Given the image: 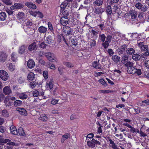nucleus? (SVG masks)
I'll use <instances>...</instances> for the list:
<instances>
[{"label":"nucleus","mask_w":149,"mask_h":149,"mask_svg":"<svg viewBox=\"0 0 149 149\" xmlns=\"http://www.w3.org/2000/svg\"><path fill=\"white\" fill-rule=\"evenodd\" d=\"M131 19H132L133 21L136 19L137 18L136 17V12L133 11V13H132V14L131 15Z\"/></svg>","instance_id":"3c124183"},{"label":"nucleus","mask_w":149,"mask_h":149,"mask_svg":"<svg viewBox=\"0 0 149 149\" xmlns=\"http://www.w3.org/2000/svg\"><path fill=\"white\" fill-rule=\"evenodd\" d=\"M53 81L52 79L50 80L49 83H47L46 84V87L50 90L52 89L53 87Z\"/></svg>","instance_id":"6ab92c4d"},{"label":"nucleus","mask_w":149,"mask_h":149,"mask_svg":"<svg viewBox=\"0 0 149 149\" xmlns=\"http://www.w3.org/2000/svg\"><path fill=\"white\" fill-rule=\"evenodd\" d=\"M36 46V43L34 42L29 46L28 49L30 51H31L35 49Z\"/></svg>","instance_id":"5701e85b"},{"label":"nucleus","mask_w":149,"mask_h":149,"mask_svg":"<svg viewBox=\"0 0 149 149\" xmlns=\"http://www.w3.org/2000/svg\"><path fill=\"white\" fill-rule=\"evenodd\" d=\"M103 3L102 0H95L94 3L97 6H101Z\"/></svg>","instance_id":"79ce46f5"},{"label":"nucleus","mask_w":149,"mask_h":149,"mask_svg":"<svg viewBox=\"0 0 149 149\" xmlns=\"http://www.w3.org/2000/svg\"><path fill=\"white\" fill-rule=\"evenodd\" d=\"M0 77L3 80L6 81L8 78L7 73L5 71L1 70H0Z\"/></svg>","instance_id":"f257e3e1"},{"label":"nucleus","mask_w":149,"mask_h":149,"mask_svg":"<svg viewBox=\"0 0 149 149\" xmlns=\"http://www.w3.org/2000/svg\"><path fill=\"white\" fill-rule=\"evenodd\" d=\"M35 63L33 60L29 59L27 63V66L29 68H32L35 66Z\"/></svg>","instance_id":"6e6552de"},{"label":"nucleus","mask_w":149,"mask_h":149,"mask_svg":"<svg viewBox=\"0 0 149 149\" xmlns=\"http://www.w3.org/2000/svg\"><path fill=\"white\" fill-rule=\"evenodd\" d=\"M38 85V83L36 82V81L30 82L29 84L30 87L32 88H34Z\"/></svg>","instance_id":"c9c22d12"},{"label":"nucleus","mask_w":149,"mask_h":149,"mask_svg":"<svg viewBox=\"0 0 149 149\" xmlns=\"http://www.w3.org/2000/svg\"><path fill=\"white\" fill-rule=\"evenodd\" d=\"M35 78V75L32 72L29 73L27 76L28 80L30 81H32Z\"/></svg>","instance_id":"4be33fe9"},{"label":"nucleus","mask_w":149,"mask_h":149,"mask_svg":"<svg viewBox=\"0 0 149 149\" xmlns=\"http://www.w3.org/2000/svg\"><path fill=\"white\" fill-rule=\"evenodd\" d=\"M52 53L49 52L44 53V52H42V55H41L40 54V56H42V55L44 54V55H45V56L47 58V59H48L50 55H51V54Z\"/></svg>","instance_id":"de8ad7c7"},{"label":"nucleus","mask_w":149,"mask_h":149,"mask_svg":"<svg viewBox=\"0 0 149 149\" xmlns=\"http://www.w3.org/2000/svg\"><path fill=\"white\" fill-rule=\"evenodd\" d=\"M102 42V45L103 47L105 49L107 48L109 45V43L106 41Z\"/></svg>","instance_id":"49530a36"},{"label":"nucleus","mask_w":149,"mask_h":149,"mask_svg":"<svg viewBox=\"0 0 149 149\" xmlns=\"http://www.w3.org/2000/svg\"><path fill=\"white\" fill-rule=\"evenodd\" d=\"M68 68H72L74 66L73 64L71 63L65 62L63 63Z\"/></svg>","instance_id":"a19ab883"},{"label":"nucleus","mask_w":149,"mask_h":149,"mask_svg":"<svg viewBox=\"0 0 149 149\" xmlns=\"http://www.w3.org/2000/svg\"><path fill=\"white\" fill-rule=\"evenodd\" d=\"M53 41V38L51 36H49L46 38V43L49 44L51 43Z\"/></svg>","instance_id":"7c9ffc66"},{"label":"nucleus","mask_w":149,"mask_h":149,"mask_svg":"<svg viewBox=\"0 0 149 149\" xmlns=\"http://www.w3.org/2000/svg\"><path fill=\"white\" fill-rule=\"evenodd\" d=\"M133 63L130 61H127L125 64V66L127 67V69L133 66Z\"/></svg>","instance_id":"473e14b6"},{"label":"nucleus","mask_w":149,"mask_h":149,"mask_svg":"<svg viewBox=\"0 0 149 149\" xmlns=\"http://www.w3.org/2000/svg\"><path fill=\"white\" fill-rule=\"evenodd\" d=\"M91 41L90 42V45L91 47H93L95 46L96 45V42L94 39H91Z\"/></svg>","instance_id":"69168bd1"},{"label":"nucleus","mask_w":149,"mask_h":149,"mask_svg":"<svg viewBox=\"0 0 149 149\" xmlns=\"http://www.w3.org/2000/svg\"><path fill=\"white\" fill-rule=\"evenodd\" d=\"M25 52V47L24 45H22L19 47L18 52L21 54H23Z\"/></svg>","instance_id":"c85d7f7f"},{"label":"nucleus","mask_w":149,"mask_h":149,"mask_svg":"<svg viewBox=\"0 0 149 149\" xmlns=\"http://www.w3.org/2000/svg\"><path fill=\"white\" fill-rule=\"evenodd\" d=\"M128 45L125 44L121 45V47L118 48V54L120 55L123 54L125 52V49H127Z\"/></svg>","instance_id":"7ed1b4c3"},{"label":"nucleus","mask_w":149,"mask_h":149,"mask_svg":"<svg viewBox=\"0 0 149 149\" xmlns=\"http://www.w3.org/2000/svg\"><path fill=\"white\" fill-rule=\"evenodd\" d=\"M17 110L18 111L19 113L21 115L24 116H26L27 115V111L24 108H17Z\"/></svg>","instance_id":"1a4fd4ad"},{"label":"nucleus","mask_w":149,"mask_h":149,"mask_svg":"<svg viewBox=\"0 0 149 149\" xmlns=\"http://www.w3.org/2000/svg\"><path fill=\"white\" fill-rule=\"evenodd\" d=\"M36 17L37 15H38V17L41 18H42L44 17L42 13L38 11H36Z\"/></svg>","instance_id":"13d9d810"},{"label":"nucleus","mask_w":149,"mask_h":149,"mask_svg":"<svg viewBox=\"0 0 149 149\" xmlns=\"http://www.w3.org/2000/svg\"><path fill=\"white\" fill-rule=\"evenodd\" d=\"M130 128V131L131 132L134 133H139V130L131 126Z\"/></svg>","instance_id":"e433bc0d"},{"label":"nucleus","mask_w":149,"mask_h":149,"mask_svg":"<svg viewBox=\"0 0 149 149\" xmlns=\"http://www.w3.org/2000/svg\"><path fill=\"white\" fill-rule=\"evenodd\" d=\"M68 4L67 3V1H64L63 3H62L60 6L61 9L60 11V14H61V12L63 10H64L66 6H68Z\"/></svg>","instance_id":"f3484780"},{"label":"nucleus","mask_w":149,"mask_h":149,"mask_svg":"<svg viewBox=\"0 0 149 149\" xmlns=\"http://www.w3.org/2000/svg\"><path fill=\"white\" fill-rule=\"evenodd\" d=\"M17 132L18 134H19L21 136H24L25 134L24 130L22 127H19L18 128Z\"/></svg>","instance_id":"c756f323"},{"label":"nucleus","mask_w":149,"mask_h":149,"mask_svg":"<svg viewBox=\"0 0 149 149\" xmlns=\"http://www.w3.org/2000/svg\"><path fill=\"white\" fill-rule=\"evenodd\" d=\"M63 10L61 12V13H62V14L61 15V17H66V18H68V16L69 15V10H66L64 12H63Z\"/></svg>","instance_id":"393cba45"},{"label":"nucleus","mask_w":149,"mask_h":149,"mask_svg":"<svg viewBox=\"0 0 149 149\" xmlns=\"http://www.w3.org/2000/svg\"><path fill=\"white\" fill-rule=\"evenodd\" d=\"M28 97L27 95L25 93H20L19 94V97L22 99H25Z\"/></svg>","instance_id":"58836bf2"},{"label":"nucleus","mask_w":149,"mask_h":149,"mask_svg":"<svg viewBox=\"0 0 149 149\" xmlns=\"http://www.w3.org/2000/svg\"><path fill=\"white\" fill-rule=\"evenodd\" d=\"M92 64L93 67L95 68L101 69L100 64L97 62L94 61L93 62Z\"/></svg>","instance_id":"b1692460"},{"label":"nucleus","mask_w":149,"mask_h":149,"mask_svg":"<svg viewBox=\"0 0 149 149\" xmlns=\"http://www.w3.org/2000/svg\"><path fill=\"white\" fill-rule=\"evenodd\" d=\"M113 60L115 62L117 63L120 60V57L117 55H115L112 56Z\"/></svg>","instance_id":"f704fd0d"},{"label":"nucleus","mask_w":149,"mask_h":149,"mask_svg":"<svg viewBox=\"0 0 149 149\" xmlns=\"http://www.w3.org/2000/svg\"><path fill=\"white\" fill-rule=\"evenodd\" d=\"M70 137V134L66 133L62 136L61 139V142L63 143L64 142V141L67 139L69 138Z\"/></svg>","instance_id":"dca6fc26"},{"label":"nucleus","mask_w":149,"mask_h":149,"mask_svg":"<svg viewBox=\"0 0 149 149\" xmlns=\"http://www.w3.org/2000/svg\"><path fill=\"white\" fill-rule=\"evenodd\" d=\"M14 6H15V9H19L23 7V6L22 4L19 3H15Z\"/></svg>","instance_id":"052dcab7"},{"label":"nucleus","mask_w":149,"mask_h":149,"mask_svg":"<svg viewBox=\"0 0 149 149\" xmlns=\"http://www.w3.org/2000/svg\"><path fill=\"white\" fill-rule=\"evenodd\" d=\"M92 141H93L94 143L95 144V147L96 146V145L97 146V145H102V141H100L97 140L95 139H92Z\"/></svg>","instance_id":"2eb2a0df"},{"label":"nucleus","mask_w":149,"mask_h":149,"mask_svg":"<svg viewBox=\"0 0 149 149\" xmlns=\"http://www.w3.org/2000/svg\"><path fill=\"white\" fill-rule=\"evenodd\" d=\"M98 81L101 84L104 86H106L107 85V84L106 81H104L103 79H100Z\"/></svg>","instance_id":"603ef678"},{"label":"nucleus","mask_w":149,"mask_h":149,"mask_svg":"<svg viewBox=\"0 0 149 149\" xmlns=\"http://www.w3.org/2000/svg\"><path fill=\"white\" fill-rule=\"evenodd\" d=\"M141 58V56L139 54H133L132 55V58L134 61H139Z\"/></svg>","instance_id":"aec40b11"},{"label":"nucleus","mask_w":149,"mask_h":149,"mask_svg":"<svg viewBox=\"0 0 149 149\" xmlns=\"http://www.w3.org/2000/svg\"><path fill=\"white\" fill-rule=\"evenodd\" d=\"M136 68L134 66L131 67L130 68H128L127 69V72L128 73L132 74H134L136 73Z\"/></svg>","instance_id":"4468645a"},{"label":"nucleus","mask_w":149,"mask_h":149,"mask_svg":"<svg viewBox=\"0 0 149 149\" xmlns=\"http://www.w3.org/2000/svg\"><path fill=\"white\" fill-rule=\"evenodd\" d=\"M63 31L65 33V35L67 36H69L72 35V32L71 28L68 26H64L63 27Z\"/></svg>","instance_id":"f03ea898"},{"label":"nucleus","mask_w":149,"mask_h":149,"mask_svg":"<svg viewBox=\"0 0 149 149\" xmlns=\"http://www.w3.org/2000/svg\"><path fill=\"white\" fill-rule=\"evenodd\" d=\"M24 15V13L23 12H19L17 15V17L18 19H22Z\"/></svg>","instance_id":"a18cd8bd"},{"label":"nucleus","mask_w":149,"mask_h":149,"mask_svg":"<svg viewBox=\"0 0 149 149\" xmlns=\"http://www.w3.org/2000/svg\"><path fill=\"white\" fill-rule=\"evenodd\" d=\"M25 5L29 8L32 9H35L36 8V6L34 4L31 2H26Z\"/></svg>","instance_id":"9d476101"},{"label":"nucleus","mask_w":149,"mask_h":149,"mask_svg":"<svg viewBox=\"0 0 149 149\" xmlns=\"http://www.w3.org/2000/svg\"><path fill=\"white\" fill-rule=\"evenodd\" d=\"M32 94L33 96L38 97L40 95L39 92L37 90H35L32 91Z\"/></svg>","instance_id":"09e8293b"},{"label":"nucleus","mask_w":149,"mask_h":149,"mask_svg":"<svg viewBox=\"0 0 149 149\" xmlns=\"http://www.w3.org/2000/svg\"><path fill=\"white\" fill-rule=\"evenodd\" d=\"M22 102L20 100H16L14 102V105L15 107L20 106L22 104Z\"/></svg>","instance_id":"c03bdc74"},{"label":"nucleus","mask_w":149,"mask_h":149,"mask_svg":"<svg viewBox=\"0 0 149 149\" xmlns=\"http://www.w3.org/2000/svg\"><path fill=\"white\" fill-rule=\"evenodd\" d=\"M7 17L6 13L4 12H2L0 13V20L3 21L5 20Z\"/></svg>","instance_id":"a211bd4d"},{"label":"nucleus","mask_w":149,"mask_h":149,"mask_svg":"<svg viewBox=\"0 0 149 149\" xmlns=\"http://www.w3.org/2000/svg\"><path fill=\"white\" fill-rule=\"evenodd\" d=\"M148 9V6L146 5H143L141 10V11L143 12H146Z\"/></svg>","instance_id":"6e6d98bb"},{"label":"nucleus","mask_w":149,"mask_h":149,"mask_svg":"<svg viewBox=\"0 0 149 149\" xmlns=\"http://www.w3.org/2000/svg\"><path fill=\"white\" fill-rule=\"evenodd\" d=\"M25 31L29 35H31L34 33L33 29L30 27L24 26L23 27Z\"/></svg>","instance_id":"20e7f679"},{"label":"nucleus","mask_w":149,"mask_h":149,"mask_svg":"<svg viewBox=\"0 0 149 149\" xmlns=\"http://www.w3.org/2000/svg\"><path fill=\"white\" fill-rule=\"evenodd\" d=\"M99 92L100 93H111L112 91L110 90H100Z\"/></svg>","instance_id":"0e129e2a"},{"label":"nucleus","mask_w":149,"mask_h":149,"mask_svg":"<svg viewBox=\"0 0 149 149\" xmlns=\"http://www.w3.org/2000/svg\"><path fill=\"white\" fill-rule=\"evenodd\" d=\"M48 72L47 71H44L43 72V75L45 79H47L48 77Z\"/></svg>","instance_id":"338daca9"},{"label":"nucleus","mask_w":149,"mask_h":149,"mask_svg":"<svg viewBox=\"0 0 149 149\" xmlns=\"http://www.w3.org/2000/svg\"><path fill=\"white\" fill-rule=\"evenodd\" d=\"M87 145L90 148H93L95 147V144L92 141H87Z\"/></svg>","instance_id":"4c0bfd02"},{"label":"nucleus","mask_w":149,"mask_h":149,"mask_svg":"<svg viewBox=\"0 0 149 149\" xmlns=\"http://www.w3.org/2000/svg\"><path fill=\"white\" fill-rule=\"evenodd\" d=\"M106 10L108 15H111L112 13L111 7L110 5H107L106 8Z\"/></svg>","instance_id":"a878e982"},{"label":"nucleus","mask_w":149,"mask_h":149,"mask_svg":"<svg viewBox=\"0 0 149 149\" xmlns=\"http://www.w3.org/2000/svg\"><path fill=\"white\" fill-rule=\"evenodd\" d=\"M39 118L40 120L44 122L46 121L47 120V117L45 115L41 116Z\"/></svg>","instance_id":"8fccbe9b"},{"label":"nucleus","mask_w":149,"mask_h":149,"mask_svg":"<svg viewBox=\"0 0 149 149\" xmlns=\"http://www.w3.org/2000/svg\"><path fill=\"white\" fill-rule=\"evenodd\" d=\"M51 54V55H50L48 60L49 61L53 62H56L57 59L55 56L54 54L52 53Z\"/></svg>","instance_id":"412c9836"},{"label":"nucleus","mask_w":149,"mask_h":149,"mask_svg":"<svg viewBox=\"0 0 149 149\" xmlns=\"http://www.w3.org/2000/svg\"><path fill=\"white\" fill-rule=\"evenodd\" d=\"M71 42L72 45L76 46L78 45V42L77 41V40L76 39H72L71 40Z\"/></svg>","instance_id":"bf43d9fd"},{"label":"nucleus","mask_w":149,"mask_h":149,"mask_svg":"<svg viewBox=\"0 0 149 149\" xmlns=\"http://www.w3.org/2000/svg\"><path fill=\"white\" fill-rule=\"evenodd\" d=\"M3 92L5 95H8L12 93V91L9 86H6L3 89Z\"/></svg>","instance_id":"0eeeda50"},{"label":"nucleus","mask_w":149,"mask_h":149,"mask_svg":"<svg viewBox=\"0 0 149 149\" xmlns=\"http://www.w3.org/2000/svg\"><path fill=\"white\" fill-rule=\"evenodd\" d=\"M2 114L3 117H8L9 116L8 112L6 109H4L2 111Z\"/></svg>","instance_id":"72a5a7b5"},{"label":"nucleus","mask_w":149,"mask_h":149,"mask_svg":"<svg viewBox=\"0 0 149 149\" xmlns=\"http://www.w3.org/2000/svg\"><path fill=\"white\" fill-rule=\"evenodd\" d=\"M100 40L102 42H104L105 41L106 38L104 34L100 35L99 36Z\"/></svg>","instance_id":"5fc2aeb1"},{"label":"nucleus","mask_w":149,"mask_h":149,"mask_svg":"<svg viewBox=\"0 0 149 149\" xmlns=\"http://www.w3.org/2000/svg\"><path fill=\"white\" fill-rule=\"evenodd\" d=\"M106 38V41L110 43L111 42V40L112 38V37L110 35H108L107 36Z\"/></svg>","instance_id":"680f3d73"},{"label":"nucleus","mask_w":149,"mask_h":149,"mask_svg":"<svg viewBox=\"0 0 149 149\" xmlns=\"http://www.w3.org/2000/svg\"><path fill=\"white\" fill-rule=\"evenodd\" d=\"M66 17H61L60 19V23L63 26H66L68 23L69 19Z\"/></svg>","instance_id":"39448f33"},{"label":"nucleus","mask_w":149,"mask_h":149,"mask_svg":"<svg viewBox=\"0 0 149 149\" xmlns=\"http://www.w3.org/2000/svg\"><path fill=\"white\" fill-rule=\"evenodd\" d=\"M126 52L127 54L129 55H132L134 54L135 52V50L132 47L127 48Z\"/></svg>","instance_id":"ddd939ff"},{"label":"nucleus","mask_w":149,"mask_h":149,"mask_svg":"<svg viewBox=\"0 0 149 149\" xmlns=\"http://www.w3.org/2000/svg\"><path fill=\"white\" fill-rule=\"evenodd\" d=\"M102 12V9L100 8H95L94 10V13L95 14L98 15H101Z\"/></svg>","instance_id":"cd10ccee"},{"label":"nucleus","mask_w":149,"mask_h":149,"mask_svg":"<svg viewBox=\"0 0 149 149\" xmlns=\"http://www.w3.org/2000/svg\"><path fill=\"white\" fill-rule=\"evenodd\" d=\"M10 132L13 134L18 135L17 131L15 126L13 125L11 126L10 127Z\"/></svg>","instance_id":"f8f14e48"},{"label":"nucleus","mask_w":149,"mask_h":149,"mask_svg":"<svg viewBox=\"0 0 149 149\" xmlns=\"http://www.w3.org/2000/svg\"><path fill=\"white\" fill-rule=\"evenodd\" d=\"M9 70L11 71H13L15 68V66L14 65H13L12 63H10L9 64H7Z\"/></svg>","instance_id":"37998d69"},{"label":"nucleus","mask_w":149,"mask_h":149,"mask_svg":"<svg viewBox=\"0 0 149 149\" xmlns=\"http://www.w3.org/2000/svg\"><path fill=\"white\" fill-rule=\"evenodd\" d=\"M142 6L143 5H142L141 3L138 2L135 4V6L137 8L140 10L141 9V7H142Z\"/></svg>","instance_id":"e2e57ef3"},{"label":"nucleus","mask_w":149,"mask_h":149,"mask_svg":"<svg viewBox=\"0 0 149 149\" xmlns=\"http://www.w3.org/2000/svg\"><path fill=\"white\" fill-rule=\"evenodd\" d=\"M48 28L49 30L52 32L53 33L54 32V29L52 26V25L51 23L49 22H48Z\"/></svg>","instance_id":"4d7b16f0"},{"label":"nucleus","mask_w":149,"mask_h":149,"mask_svg":"<svg viewBox=\"0 0 149 149\" xmlns=\"http://www.w3.org/2000/svg\"><path fill=\"white\" fill-rule=\"evenodd\" d=\"M122 62L123 64H125L128 61V56L127 55L124 54L123 56H122Z\"/></svg>","instance_id":"bb28decb"},{"label":"nucleus","mask_w":149,"mask_h":149,"mask_svg":"<svg viewBox=\"0 0 149 149\" xmlns=\"http://www.w3.org/2000/svg\"><path fill=\"white\" fill-rule=\"evenodd\" d=\"M39 45V47L42 49H45L46 47L47 46V45L44 42H40Z\"/></svg>","instance_id":"ea45409f"},{"label":"nucleus","mask_w":149,"mask_h":149,"mask_svg":"<svg viewBox=\"0 0 149 149\" xmlns=\"http://www.w3.org/2000/svg\"><path fill=\"white\" fill-rule=\"evenodd\" d=\"M38 31L40 33H45L47 31V28L42 26H40L39 27Z\"/></svg>","instance_id":"9b49d317"},{"label":"nucleus","mask_w":149,"mask_h":149,"mask_svg":"<svg viewBox=\"0 0 149 149\" xmlns=\"http://www.w3.org/2000/svg\"><path fill=\"white\" fill-rule=\"evenodd\" d=\"M7 55L3 51L0 52V60L2 62H4L7 59Z\"/></svg>","instance_id":"423d86ee"},{"label":"nucleus","mask_w":149,"mask_h":149,"mask_svg":"<svg viewBox=\"0 0 149 149\" xmlns=\"http://www.w3.org/2000/svg\"><path fill=\"white\" fill-rule=\"evenodd\" d=\"M1 1L6 5H11L12 4V2L10 0H1Z\"/></svg>","instance_id":"864d4df0"},{"label":"nucleus","mask_w":149,"mask_h":149,"mask_svg":"<svg viewBox=\"0 0 149 149\" xmlns=\"http://www.w3.org/2000/svg\"><path fill=\"white\" fill-rule=\"evenodd\" d=\"M145 66L147 68L149 69V60L146 61L144 63Z\"/></svg>","instance_id":"774afa93"},{"label":"nucleus","mask_w":149,"mask_h":149,"mask_svg":"<svg viewBox=\"0 0 149 149\" xmlns=\"http://www.w3.org/2000/svg\"><path fill=\"white\" fill-rule=\"evenodd\" d=\"M17 54L15 52H13L11 55V59L13 62H15L17 60Z\"/></svg>","instance_id":"2f4dec72"}]
</instances>
